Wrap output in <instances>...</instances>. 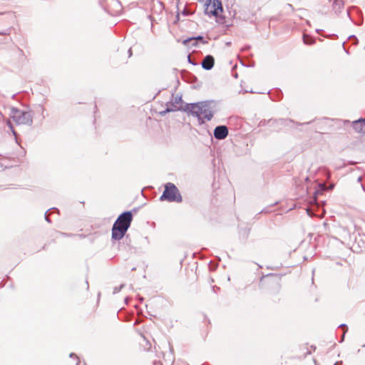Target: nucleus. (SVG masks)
I'll list each match as a JSON object with an SVG mask.
<instances>
[{
  "label": "nucleus",
  "instance_id": "1",
  "mask_svg": "<svg viewBox=\"0 0 365 365\" xmlns=\"http://www.w3.org/2000/svg\"><path fill=\"white\" fill-rule=\"evenodd\" d=\"M183 109L188 114L197 117L200 125L203 124L205 120H210L213 117L210 103L207 101L186 103Z\"/></svg>",
  "mask_w": 365,
  "mask_h": 365
},
{
  "label": "nucleus",
  "instance_id": "2",
  "mask_svg": "<svg viewBox=\"0 0 365 365\" xmlns=\"http://www.w3.org/2000/svg\"><path fill=\"white\" fill-rule=\"evenodd\" d=\"M133 215L130 211H126L120 214L112 227V238L119 240L123 237L130 226Z\"/></svg>",
  "mask_w": 365,
  "mask_h": 365
},
{
  "label": "nucleus",
  "instance_id": "3",
  "mask_svg": "<svg viewBox=\"0 0 365 365\" xmlns=\"http://www.w3.org/2000/svg\"><path fill=\"white\" fill-rule=\"evenodd\" d=\"M9 115L18 125H30L33 123V116L29 111L11 108Z\"/></svg>",
  "mask_w": 365,
  "mask_h": 365
},
{
  "label": "nucleus",
  "instance_id": "4",
  "mask_svg": "<svg viewBox=\"0 0 365 365\" xmlns=\"http://www.w3.org/2000/svg\"><path fill=\"white\" fill-rule=\"evenodd\" d=\"M160 200H168V202H182V196L178 187L171 182H168L165 186L163 195L160 197Z\"/></svg>",
  "mask_w": 365,
  "mask_h": 365
},
{
  "label": "nucleus",
  "instance_id": "5",
  "mask_svg": "<svg viewBox=\"0 0 365 365\" xmlns=\"http://www.w3.org/2000/svg\"><path fill=\"white\" fill-rule=\"evenodd\" d=\"M205 12L207 14L217 16L223 11L221 0H206Z\"/></svg>",
  "mask_w": 365,
  "mask_h": 365
},
{
  "label": "nucleus",
  "instance_id": "6",
  "mask_svg": "<svg viewBox=\"0 0 365 365\" xmlns=\"http://www.w3.org/2000/svg\"><path fill=\"white\" fill-rule=\"evenodd\" d=\"M173 99L166 103V109L164 111L160 112L161 115H164L168 112L175 110H183L185 106L182 105V100L181 96H172Z\"/></svg>",
  "mask_w": 365,
  "mask_h": 365
},
{
  "label": "nucleus",
  "instance_id": "7",
  "mask_svg": "<svg viewBox=\"0 0 365 365\" xmlns=\"http://www.w3.org/2000/svg\"><path fill=\"white\" fill-rule=\"evenodd\" d=\"M228 135V128L225 125H218L214 130V136L217 140H223Z\"/></svg>",
  "mask_w": 365,
  "mask_h": 365
},
{
  "label": "nucleus",
  "instance_id": "8",
  "mask_svg": "<svg viewBox=\"0 0 365 365\" xmlns=\"http://www.w3.org/2000/svg\"><path fill=\"white\" fill-rule=\"evenodd\" d=\"M214 63H215V59H214L213 56H212L210 55H207L203 58V60L201 63V65H202V68L208 71L213 68Z\"/></svg>",
  "mask_w": 365,
  "mask_h": 365
},
{
  "label": "nucleus",
  "instance_id": "9",
  "mask_svg": "<svg viewBox=\"0 0 365 365\" xmlns=\"http://www.w3.org/2000/svg\"><path fill=\"white\" fill-rule=\"evenodd\" d=\"M353 128L360 133H365V119H359L352 123Z\"/></svg>",
  "mask_w": 365,
  "mask_h": 365
},
{
  "label": "nucleus",
  "instance_id": "10",
  "mask_svg": "<svg viewBox=\"0 0 365 365\" xmlns=\"http://www.w3.org/2000/svg\"><path fill=\"white\" fill-rule=\"evenodd\" d=\"M344 6L343 0H334L333 3V10L335 13L339 14L341 11Z\"/></svg>",
  "mask_w": 365,
  "mask_h": 365
},
{
  "label": "nucleus",
  "instance_id": "11",
  "mask_svg": "<svg viewBox=\"0 0 365 365\" xmlns=\"http://www.w3.org/2000/svg\"><path fill=\"white\" fill-rule=\"evenodd\" d=\"M70 361H68L69 365H78L80 363V360L78 357L74 354L71 353L69 355Z\"/></svg>",
  "mask_w": 365,
  "mask_h": 365
},
{
  "label": "nucleus",
  "instance_id": "12",
  "mask_svg": "<svg viewBox=\"0 0 365 365\" xmlns=\"http://www.w3.org/2000/svg\"><path fill=\"white\" fill-rule=\"evenodd\" d=\"M201 41L203 44H205L207 43V41L204 40V38L202 36H198L197 37L189 38L185 40L184 43L187 44L189 41Z\"/></svg>",
  "mask_w": 365,
  "mask_h": 365
},
{
  "label": "nucleus",
  "instance_id": "13",
  "mask_svg": "<svg viewBox=\"0 0 365 365\" xmlns=\"http://www.w3.org/2000/svg\"><path fill=\"white\" fill-rule=\"evenodd\" d=\"M124 286H125V284H122L119 287H114V289H113V294H117L119 292H120L121 289L124 287Z\"/></svg>",
  "mask_w": 365,
  "mask_h": 365
},
{
  "label": "nucleus",
  "instance_id": "14",
  "mask_svg": "<svg viewBox=\"0 0 365 365\" xmlns=\"http://www.w3.org/2000/svg\"><path fill=\"white\" fill-rule=\"evenodd\" d=\"M339 327L344 329V334H345V332L347 331L348 328L345 324H340ZM344 334H343L342 339H344Z\"/></svg>",
  "mask_w": 365,
  "mask_h": 365
},
{
  "label": "nucleus",
  "instance_id": "15",
  "mask_svg": "<svg viewBox=\"0 0 365 365\" xmlns=\"http://www.w3.org/2000/svg\"><path fill=\"white\" fill-rule=\"evenodd\" d=\"M116 5H117L116 12H118V11L121 10V6H120V4L118 1L116 2Z\"/></svg>",
  "mask_w": 365,
  "mask_h": 365
},
{
  "label": "nucleus",
  "instance_id": "16",
  "mask_svg": "<svg viewBox=\"0 0 365 365\" xmlns=\"http://www.w3.org/2000/svg\"><path fill=\"white\" fill-rule=\"evenodd\" d=\"M7 124H8V125L11 128V131L13 132V133H14V135H16V133H15V131H14V128H13V127H12V125H11V122H10V121H9V122L7 123Z\"/></svg>",
  "mask_w": 365,
  "mask_h": 365
},
{
  "label": "nucleus",
  "instance_id": "17",
  "mask_svg": "<svg viewBox=\"0 0 365 365\" xmlns=\"http://www.w3.org/2000/svg\"><path fill=\"white\" fill-rule=\"evenodd\" d=\"M304 43H306V44H310V43H311V42L309 41V40H307V39H306L305 36H304Z\"/></svg>",
  "mask_w": 365,
  "mask_h": 365
},
{
  "label": "nucleus",
  "instance_id": "18",
  "mask_svg": "<svg viewBox=\"0 0 365 365\" xmlns=\"http://www.w3.org/2000/svg\"><path fill=\"white\" fill-rule=\"evenodd\" d=\"M304 43H306V44H310V43H311V42L309 41V40H307V39H306L305 36H304Z\"/></svg>",
  "mask_w": 365,
  "mask_h": 365
},
{
  "label": "nucleus",
  "instance_id": "19",
  "mask_svg": "<svg viewBox=\"0 0 365 365\" xmlns=\"http://www.w3.org/2000/svg\"><path fill=\"white\" fill-rule=\"evenodd\" d=\"M45 220H46L47 222H50V220H49L48 217L47 216L46 213L45 214Z\"/></svg>",
  "mask_w": 365,
  "mask_h": 365
},
{
  "label": "nucleus",
  "instance_id": "20",
  "mask_svg": "<svg viewBox=\"0 0 365 365\" xmlns=\"http://www.w3.org/2000/svg\"><path fill=\"white\" fill-rule=\"evenodd\" d=\"M8 33L6 31H0V35H7Z\"/></svg>",
  "mask_w": 365,
  "mask_h": 365
},
{
  "label": "nucleus",
  "instance_id": "21",
  "mask_svg": "<svg viewBox=\"0 0 365 365\" xmlns=\"http://www.w3.org/2000/svg\"><path fill=\"white\" fill-rule=\"evenodd\" d=\"M280 121H281L282 124H284L287 120H284V119H281Z\"/></svg>",
  "mask_w": 365,
  "mask_h": 365
},
{
  "label": "nucleus",
  "instance_id": "22",
  "mask_svg": "<svg viewBox=\"0 0 365 365\" xmlns=\"http://www.w3.org/2000/svg\"><path fill=\"white\" fill-rule=\"evenodd\" d=\"M188 61H189V62H190V63H192V64L195 65V63H192V60L190 59V56H188Z\"/></svg>",
  "mask_w": 365,
  "mask_h": 365
},
{
  "label": "nucleus",
  "instance_id": "23",
  "mask_svg": "<svg viewBox=\"0 0 365 365\" xmlns=\"http://www.w3.org/2000/svg\"><path fill=\"white\" fill-rule=\"evenodd\" d=\"M128 53H129V56H130L132 55V51H131V48H130L128 50Z\"/></svg>",
  "mask_w": 365,
  "mask_h": 365
},
{
  "label": "nucleus",
  "instance_id": "24",
  "mask_svg": "<svg viewBox=\"0 0 365 365\" xmlns=\"http://www.w3.org/2000/svg\"><path fill=\"white\" fill-rule=\"evenodd\" d=\"M347 15L349 16V11H347Z\"/></svg>",
  "mask_w": 365,
  "mask_h": 365
},
{
  "label": "nucleus",
  "instance_id": "25",
  "mask_svg": "<svg viewBox=\"0 0 365 365\" xmlns=\"http://www.w3.org/2000/svg\"><path fill=\"white\" fill-rule=\"evenodd\" d=\"M125 302L127 303V302H128V298L125 299Z\"/></svg>",
  "mask_w": 365,
  "mask_h": 365
},
{
  "label": "nucleus",
  "instance_id": "26",
  "mask_svg": "<svg viewBox=\"0 0 365 365\" xmlns=\"http://www.w3.org/2000/svg\"><path fill=\"white\" fill-rule=\"evenodd\" d=\"M1 14H3V13H2V12H0V15H1Z\"/></svg>",
  "mask_w": 365,
  "mask_h": 365
}]
</instances>
